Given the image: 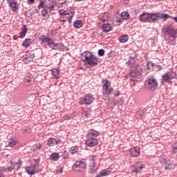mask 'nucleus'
I'll use <instances>...</instances> for the list:
<instances>
[{
	"instance_id": "obj_1",
	"label": "nucleus",
	"mask_w": 177,
	"mask_h": 177,
	"mask_svg": "<svg viewBox=\"0 0 177 177\" xmlns=\"http://www.w3.org/2000/svg\"><path fill=\"white\" fill-rule=\"evenodd\" d=\"M37 8L39 10L42 9L41 16L45 17L49 12H53V10L56 9V4H55L53 0H39Z\"/></svg>"
},
{
	"instance_id": "obj_2",
	"label": "nucleus",
	"mask_w": 177,
	"mask_h": 177,
	"mask_svg": "<svg viewBox=\"0 0 177 177\" xmlns=\"http://www.w3.org/2000/svg\"><path fill=\"white\" fill-rule=\"evenodd\" d=\"M100 133L96 130L89 129L86 135L85 145L88 147H95L99 145L97 137Z\"/></svg>"
},
{
	"instance_id": "obj_3",
	"label": "nucleus",
	"mask_w": 177,
	"mask_h": 177,
	"mask_svg": "<svg viewBox=\"0 0 177 177\" xmlns=\"http://www.w3.org/2000/svg\"><path fill=\"white\" fill-rule=\"evenodd\" d=\"M82 60L83 61V63H85V64H87L91 67H95L99 64L97 57H96L92 52L85 51L82 54Z\"/></svg>"
},
{
	"instance_id": "obj_4",
	"label": "nucleus",
	"mask_w": 177,
	"mask_h": 177,
	"mask_svg": "<svg viewBox=\"0 0 177 177\" xmlns=\"http://www.w3.org/2000/svg\"><path fill=\"white\" fill-rule=\"evenodd\" d=\"M23 161L21 160H18L17 162L15 160H10V164L8 167L3 169V174H6L10 172L11 174L17 172L21 168Z\"/></svg>"
},
{
	"instance_id": "obj_5",
	"label": "nucleus",
	"mask_w": 177,
	"mask_h": 177,
	"mask_svg": "<svg viewBox=\"0 0 177 177\" xmlns=\"http://www.w3.org/2000/svg\"><path fill=\"white\" fill-rule=\"evenodd\" d=\"M168 17H171L167 13H160L159 12H156L155 13L150 12L149 16V22L148 23H157L159 19H164L165 20H167Z\"/></svg>"
},
{
	"instance_id": "obj_6",
	"label": "nucleus",
	"mask_w": 177,
	"mask_h": 177,
	"mask_svg": "<svg viewBox=\"0 0 177 177\" xmlns=\"http://www.w3.org/2000/svg\"><path fill=\"white\" fill-rule=\"evenodd\" d=\"M145 84L147 89H149L150 91H157L158 88V82H157V80L153 77L148 78L145 81Z\"/></svg>"
},
{
	"instance_id": "obj_7",
	"label": "nucleus",
	"mask_w": 177,
	"mask_h": 177,
	"mask_svg": "<svg viewBox=\"0 0 177 177\" xmlns=\"http://www.w3.org/2000/svg\"><path fill=\"white\" fill-rule=\"evenodd\" d=\"M72 168L75 172H84L86 169V162L84 160L76 161Z\"/></svg>"
},
{
	"instance_id": "obj_8",
	"label": "nucleus",
	"mask_w": 177,
	"mask_h": 177,
	"mask_svg": "<svg viewBox=\"0 0 177 177\" xmlns=\"http://www.w3.org/2000/svg\"><path fill=\"white\" fill-rule=\"evenodd\" d=\"M60 15L62 16H64V19L61 20L63 23H65V21H68L69 24H71L73 17H74V15H75V11L74 10H62L60 12Z\"/></svg>"
},
{
	"instance_id": "obj_9",
	"label": "nucleus",
	"mask_w": 177,
	"mask_h": 177,
	"mask_svg": "<svg viewBox=\"0 0 177 177\" xmlns=\"http://www.w3.org/2000/svg\"><path fill=\"white\" fill-rule=\"evenodd\" d=\"M177 80V74L174 71L167 72L162 75V82L171 84V80Z\"/></svg>"
},
{
	"instance_id": "obj_10",
	"label": "nucleus",
	"mask_w": 177,
	"mask_h": 177,
	"mask_svg": "<svg viewBox=\"0 0 177 177\" xmlns=\"http://www.w3.org/2000/svg\"><path fill=\"white\" fill-rule=\"evenodd\" d=\"M142 74V66L140 65H136L135 68L129 73V77L131 81L136 80L139 75Z\"/></svg>"
},
{
	"instance_id": "obj_11",
	"label": "nucleus",
	"mask_w": 177,
	"mask_h": 177,
	"mask_svg": "<svg viewBox=\"0 0 177 177\" xmlns=\"http://www.w3.org/2000/svg\"><path fill=\"white\" fill-rule=\"evenodd\" d=\"M6 1L12 12H13L14 13H17L20 8V3H19L17 1H19V2H21L22 0H6Z\"/></svg>"
},
{
	"instance_id": "obj_12",
	"label": "nucleus",
	"mask_w": 177,
	"mask_h": 177,
	"mask_svg": "<svg viewBox=\"0 0 177 177\" xmlns=\"http://www.w3.org/2000/svg\"><path fill=\"white\" fill-rule=\"evenodd\" d=\"M93 102V95H91V94H87L85 95L84 97H81L80 98V104L82 105V104H86V105H89V104H92V103Z\"/></svg>"
},
{
	"instance_id": "obj_13",
	"label": "nucleus",
	"mask_w": 177,
	"mask_h": 177,
	"mask_svg": "<svg viewBox=\"0 0 177 177\" xmlns=\"http://www.w3.org/2000/svg\"><path fill=\"white\" fill-rule=\"evenodd\" d=\"M38 168H39V167L37 165L30 163L25 169L28 175H35V174L38 173Z\"/></svg>"
},
{
	"instance_id": "obj_14",
	"label": "nucleus",
	"mask_w": 177,
	"mask_h": 177,
	"mask_svg": "<svg viewBox=\"0 0 177 177\" xmlns=\"http://www.w3.org/2000/svg\"><path fill=\"white\" fill-rule=\"evenodd\" d=\"M53 40V39H52L50 37L45 36V35H43L39 37V41L41 42V45H46V44L48 45V46L51 45Z\"/></svg>"
},
{
	"instance_id": "obj_15",
	"label": "nucleus",
	"mask_w": 177,
	"mask_h": 177,
	"mask_svg": "<svg viewBox=\"0 0 177 177\" xmlns=\"http://www.w3.org/2000/svg\"><path fill=\"white\" fill-rule=\"evenodd\" d=\"M145 168V165H143L142 162H137L135 165L132 167V172L134 174H138V172H140L142 169Z\"/></svg>"
},
{
	"instance_id": "obj_16",
	"label": "nucleus",
	"mask_w": 177,
	"mask_h": 177,
	"mask_svg": "<svg viewBox=\"0 0 177 177\" xmlns=\"http://www.w3.org/2000/svg\"><path fill=\"white\" fill-rule=\"evenodd\" d=\"M149 13L147 12H143L142 14H140L138 17V20L140 21H142V23H149Z\"/></svg>"
},
{
	"instance_id": "obj_17",
	"label": "nucleus",
	"mask_w": 177,
	"mask_h": 177,
	"mask_svg": "<svg viewBox=\"0 0 177 177\" xmlns=\"http://www.w3.org/2000/svg\"><path fill=\"white\" fill-rule=\"evenodd\" d=\"M174 28L171 24H165L163 26V28H162V32L165 35H168L170 32H172L174 31Z\"/></svg>"
},
{
	"instance_id": "obj_18",
	"label": "nucleus",
	"mask_w": 177,
	"mask_h": 177,
	"mask_svg": "<svg viewBox=\"0 0 177 177\" xmlns=\"http://www.w3.org/2000/svg\"><path fill=\"white\" fill-rule=\"evenodd\" d=\"M167 35L169 37V41H170V44L175 45V44H176V30H172L170 33H168Z\"/></svg>"
},
{
	"instance_id": "obj_19",
	"label": "nucleus",
	"mask_w": 177,
	"mask_h": 177,
	"mask_svg": "<svg viewBox=\"0 0 177 177\" xmlns=\"http://www.w3.org/2000/svg\"><path fill=\"white\" fill-rule=\"evenodd\" d=\"M113 92V88L111 87V84H105L102 85V93L103 95H110Z\"/></svg>"
},
{
	"instance_id": "obj_20",
	"label": "nucleus",
	"mask_w": 177,
	"mask_h": 177,
	"mask_svg": "<svg viewBox=\"0 0 177 177\" xmlns=\"http://www.w3.org/2000/svg\"><path fill=\"white\" fill-rule=\"evenodd\" d=\"M91 165L89 166L88 172L89 174H94L96 172V160L95 159V157H93L91 160Z\"/></svg>"
},
{
	"instance_id": "obj_21",
	"label": "nucleus",
	"mask_w": 177,
	"mask_h": 177,
	"mask_svg": "<svg viewBox=\"0 0 177 177\" xmlns=\"http://www.w3.org/2000/svg\"><path fill=\"white\" fill-rule=\"evenodd\" d=\"M62 142L60 140H56V138H50L47 140V146L52 147L53 146H56V145H59Z\"/></svg>"
},
{
	"instance_id": "obj_22",
	"label": "nucleus",
	"mask_w": 177,
	"mask_h": 177,
	"mask_svg": "<svg viewBox=\"0 0 177 177\" xmlns=\"http://www.w3.org/2000/svg\"><path fill=\"white\" fill-rule=\"evenodd\" d=\"M129 153L132 157H139L140 150L138 147H133L129 150Z\"/></svg>"
},
{
	"instance_id": "obj_23",
	"label": "nucleus",
	"mask_w": 177,
	"mask_h": 177,
	"mask_svg": "<svg viewBox=\"0 0 177 177\" xmlns=\"http://www.w3.org/2000/svg\"><path fill=\"white\" fill-rule=\"evenodd\" d=\"M102 28L103 32H110L113 30V26L109 23L103 24Z\"/></svg>"
},
{
	"instance_id": "obj_24",
	"label": "nucleus",
	"mask_w": 177,
	"mask_h": 177,
	"mask_svg": "<svg viewBox=\"0 0 177 177\" xmlns=\"http://www.w3.org/2000/svg\"><path fill=\"white\" fill-rule=\"evenodd\" d=\"M165 169H174L175 168V164L172 160L165 161Z\"/></svg>"
},
{
	"instance_id": "obj_25",
	"label": "nucleus",
	"mask_w": 177,
	"mask_h": 177,
	"mask_svg": "<svg viewBox=\"0 0 177 177\" xmlns=\"http://www.w3.org/2000/svg\"><path fill=\"white\" fill-rule=\"evenodd\" d=\"M111 171H113V169L107 168V169H103L101 171H100L98 175L100 176H100H108V175L109 174H111Z\"/></svg>"
},
{
	"instance_id": "obj_26",
	"label": "nucleus",
	"mask_w": 177,
	"mask_h": 177,
	"mask_svg": "<svg viewBox=\"0 0 177 177\" xmlns=\"http://www.w3.org/2000/svg\"><path fill=\"white\" fill-rule=\"evenodd\" d=\"M28 31V28H27V26H24L21 28V32H19V38L23 39V38H24V37H26V35L27 34Z\"/></svg>"
},
{
	"instance_id": "obj_27",
	"label": "nucleus",
	"mask_w": 177,
	"mask_h": 177,
	"mask_svg": "<svg viewBox=\"0 0 177 177\" xmlns=\"http://www.w3.org/2000/svg\"><path fill=\"white\" fill-rule=\"evenodd\" d=\"M60 158V153L57 152H54L50 155V160L52 161H59Z\"/></svg>"
},
{
	"instance_id": "obj_28",
	"label": "nucleus",
	"mask_w": 177,
	"mask_h": 177,
	"mask_svg": "<svg viewBox=\"0 0 177 177\" xmlns=\"http://www.w3.org/2000/svg\"><path fill=\"white\" fill-rule=\"evenodd\" d=\"M52 71V76L54 77L56 80H59L60 77V71L57 68H54L51 70Z\"/></svg>"
},
{
	"instance_id": "obj_29",
	"label": "nucleus",
	"mask_w": 177,
	"mask_h": 177,
	"mask_svg": "<svg viewBox=\"0 0 177 177\" xmlns=\"http://www.w3.org/2000/svg\"><path fill=\"white\" fill-rule=\"evenodd\" d=\"M59 153V158L60 157H62L63 160H67V158H68L69 157L68 151H67L66 150H62Z\"/></svg>"
},
{
	"instance_id": "obj_30",
	"label": "nucleus",
	"mask_w": 177,
	"mask_h": 177,
	"mask_svg": "<svg viewBox=\"0 0 177 177\" xmlns=\"http://www.w3.org/2000/svg\"><path fill=\"white\" fill-rule=\"evenodd\" d=\"M120 17H121L122 20H128V19H129V17H131V15H129V12H128L127 11H123L120 14Z\"/></svg>"
},
{
	"instance_id": "obj_31",
	"label": "nucleus",
	"mask_w": 177,
	"mask_h": 177,
	"mask_svg": "<svg viewBox=\"0 0 177 177\" xmlns=\"http://www.w3.org/2000/svg\"><path fill=\"white\" fill-rule=\"evenodd\" d=\"M22 45L24 48H29L30 45H32V40L30 39H26L23 43Z\"/></svg>"
},
{
	"instance_id": "obj_32",
	"label": "nucleus",
	"mask_w": 177,
	"mask_h": 177,
	"mask_svg": "<svg viewBox=\"0 0 177 177\" xmlns=\"http://www.w3.org/2000/svg\"><path fill=\"white\" fill-rule=\"evenodd\" d=\"M78 150H80V147L75 145L69 149V152L71 154H77L78 153Z\"/></svg>"
},
{
	"instance_id": "obj_33",
	"label": "nucleus",
	"mask_w": 177,
	"mask_h": 177,
	"mask_svg": "<svg viewBox=\"0 0 177 177\" xmlns=\"http://www.w3.org/2000/svg\"><path fill=\"white\" fill-rule=\"evenodd\" d=\"M17 145V140H15V138H12L8 140V144L6 145V147H14Z\"/></svg>"
},
{
	"instance_id": "obj_34",
	"label": "nucleus",
	"mask_w": 177,
	"mask_h": 177,
	"mask_svg": "<svg viewBox=\"0 0 177 177\" xmlns=\"http://www.w3.org/2000/svg\"><path fill=\"white\" fill-rule=\"evenodd\" d=\"M49 48L53 50H57L59 48V43H55V41L52 40L51 44H50Z\"/></svg>"
},
{
	"instance_id": "obj_35",
	"label": "nucleus",
	"mask_w": 177,
	"mask_h": 177,
	"mask_svg": "<svg viewBox=\"0 0 177 177\" xmlns=\"http://www.w3.org/2000/svg\"><path fill=\"white\" fill-rule=\"evenodd\" d=\"M74 28H81L82 27V21L81 20H76L73 23Z\"/></svg>"
},
{
	"instance_id": "obj_36",
	"label": "nucleus",
	"mask_w": 177,
	"mask_h": 177,
	"mask_svg": "<svg viewBox=\"0 0 177 177\" xmlns=\"http://www.w3.org/2000/svg\"><path fill=\"white\" fill-rule=\"evenodd\" d=\"M128 39H129V36H128V35H123L120 37L119 41L120 42L124 44L125 42H127Z\"/></svg>"
},
{
	"instance_id": "obj_37",
	"label": "nucleus",
	"mask_w": 177,
	"mask_h": 177,
	"mask_svg": "<svg viewBox=\"0 0 177 177\" xmlns=\"http://www.w3.org/2000/svg\"><path fill=\"white\" fill-rule=\"evenodd\" d=\"M136 61H135V57H131L129 59V62L126 63L129 67H133V65L135 64Z\"/></svg>"
},
{
	"instance_id": "obj_38",
	"label": "nucleus",
	"mask_w": 177,
	"mask_h": 177,
	"mask_svg": "<svg viewBox=\"0 0 177 177\" xmlns=\"http://www.w3.org/2000/svg\"><path fill=\"white\" fill-rule=\"evenodd\" d=\"M113 24H114V26H121V24H122V19H121L120 18H116L113 21Z\"/></svg>"
},
{
	"instance_id": "obj_39",
	"label": "nucleus",
	"mask_w": 177,
	"mask_h": 177,
	"mask_svg": "<svg viewBox=\"0 0 177 177\" xmlns=\"http://www.w3.org/2000/svg\"><path fill=\"white\" fill-rule=\"evenodd\" d=\"M147 68L148 70H155L156 68V64L153 62H150L147 63Z\"/></svg>"
},
{
	"instance_id": "obj_40",
	"label": "nucleus",
	"mask_w": 177,
	"mask_h": 177,
	"mask_svg": "<svg viewBox=\"0 0 177 177\" xmlns=\"http://www.w3.org/2000/svg\"><path fill=\"white\" fill-rule=\"evenodd\" d=\"M57 50H59V52H64L66 50V46L62 43H59Z\"/></svg>"
},
{
	"instance_id": "obj_41",
	"label": "nucleus",
	"mask_w": 177,
	"mask_h": 177,
	"mask_svg": "<svg viewBox=\"0 0 177 177\" xmlns=\"http://www.w3.org/2000/svg\"><path fill=\"white\" fill-rule=\"evenodd\" d=\"M171 151L174 154H176L177 153V142L174 143L171 146Z\"/></svg>"
},
{
	"instance_id": "obj_42",
	"label": "nucleus",
	"mask_w": 177,
	"mask_h": 177,
	"mask_svg": "<svg viewBox=\"0 0 177 177\" xmlns=\"http://www.w3.org/2000/svg\"><path fill=\"white\" fill-rule=\"evenodd\" d=\"M39 162H41V159L37 158H33L30 160V163H33L35 165H38V164H39Z\"/></svg>"
},
{
	"instance_id": "obj_43",
	"label": "nucleus",
	"mask_w": 177,
	"mask_h": 177,
	"mask_svg": "<svg viewBox=\"0 0 177 177\" xmlns=\"http://www.w3.org/2000/svg\"><path fill=\"white\" fill-rule=\"evenodd\" d=\"M102 84L103 85H111V83H110V82H109V80L107 79H102Z\"/></svg>"
},
{
	"instance_id": "obj_44",
	"label": "nucleus",
	"mask_w": 177,
	"mask_h": 177,
	"mask_svg": "<svg viewBox=\"0 0 177 177\" xmlns=\"http://www.w3.org/2000/svg\"><path fill=\"white\" fill-rule=\"evenodd\" d=\"M83 118H88L89 117V113L88 111H84L82 114Z\"/></svg>"
},
{
	"instance_id": "obj_45",
	"label": "nucleus",
	"mask_w": 177,
	"mask_h": 177,
	"mask_svg": "<svg viewBox=\"0 0 177 177\" xmlns=\"http://www.w3.org/2000/svg\"><path fill=\"white\" fill-rule=\"evenodd\" d=\"M98 55H99L100 56H104V50H103V49H100V50H98Z\"/></svg>"
},
{
	"instance_id": "obj_46",
	"label": "nucleus",
	"mask_w": 177,
	"mask_h": 177,
	"mask_svg": "<svg viewBox=\"0 0 177 177\" xmlns=\"http://www.w3.org/2000/svg\"><path fill=\"white\" fill-rule=\"evenodd\" d=\"M71 118H73V116H71V115H66L64 116V120H66V121H68V120H71Z\"/></svg>"
},
{
	"instance_id": "obj_47",
	"label": "nucleus",
	"mask_w": 177,
	"mask_h": 177,
	"mask_svg": "<svg viewBox=\"0 0 177 177\" xmlns=\"http://www.w3.org/2000/svg\"><path fill=\"white\" fill-rule=\"evenodd\" d=\"M155 69H156L158 71H160V70H162V66L161 65L156 64Z\"/></svg>"
},
{
	"instance_id": "obj_48",
	"label": "nucleus",
	"mask_w": 177,
	"mask_h": 177,
	"mask_svg": "<svg viewBox=\"0 0 177 177\" xmlns=\"http://www.w3.org/2000/svg\"><path fill=\"white\" fill-rule=\"evenodd\" d=\"M56 2H59V5H64V3H66V0H55Z\"/></svg>"
},
{
	"instance_id": "obj_49",
	"label": "nucleus",
	"mask_w": 177,
	"mask_h": 177,
	"mask_svg": "<svg viewBox=\"0 0 177 177\" xmlns=\"http://www.w3.org/2000/svg\"><path fill=\"white\" fill-rule=\"evenodd\" d=\"M28 5H32L34 2H35V0H27Z\"/></svg>"
},
{
	"instance_id": "obj_50",
	"label": "nucleus",
	"mask_w": 177,
	"mask_h": 177,
	"mask_svg": "<svg viewBox=\"0 0 177 177\" xmlns=\"http://www.w3.org/2000/svg\"><path fill=\"white\" fill-rule=\"evenodd\" d=\"M169 18H170V19H173V20H174V21H176V23H177V17H171V16H170V17H169Z\"/></svg>"
},
{
	"instance_id": "obj_51",
	"label": "nucleus",
	"mask_w": 177,
	"mask_h": 177,
	"mask_svg": "<svg viewBox=\"0 0 177 177\" xmlns=\"http://www.w3.org/2000/svg\"><path fill=\"white\" fill-rule=\"evenodd\" d=\"M19 38H20V36H19V37L17 36V35H14V36H13V39H14L15 41H17V39H19Z\"/></svg>"
},
{
	"instance_id": "obj_52",
	"label": "nucleus",
	"mask_w": 177,
	"mask_h": 177,
	"mask_svg": "<svg viewBox=\"0 0 177 177\" xmlns=\"http://www.w3.org/2000/svg\"><path fill=\"white\" fill-rule=\"evenodd\" d=\"M113 95H114V96H118V95H120V92H119L118 91H115V92L113 93Z\"/></svg>"
},
{
	"instance_id": "obj_53",
	"label": "nucleus",
	"mask_w": 177,
	"mask_h": 177,
	"mask_svg": "<svg viewBox=\"0 0 177 177\" xmlns=\"http://www.w3.org/2000/svg\"><path fill=\"white\" fill-rule=\"evenodd\" d=\"M42 147V145H39L37 147H36L37 150H41Z\"/></svg>"
},
{
	"instance_id": "obj_54",
	"label": "nucleus",
	"mask_w": 177,
	"mask_h": 177,
	"mask_svg": "<svg viewBox=\"0 0 177 177\" xmlns=\"http://www.w3.org/2000/svg\"><path fill=\"white\" fill-rule=\"evenodd\" d=\"M58 174H62L63 172V169H57Z\"/></svg>"
},
{
	"instance_id": "obj_55",
	"label": "nucleus",
	"mask_w": 177,
	"mask_h": 177,
	"mask_svg": "<svg viewBox=\"0 0 177 177\" xmlns=\"http://www.w3.org/2000/svg\"><path fill=\"white\" fill-rule=\"evenodd\" d=\"M32 59H35V53H32Z\"/></svg>"
},
{
	"instance_id": "obj_56",
	"label": "nucleus",
	"mask_w": 177,
	"mask_h": 177,
	"mask_svg": "<svg viewBox=\"0 0 177 177\" xmlns=\"http://www.w3.org/2000/svg\"><path fill=\"white\" fill-rule=\"evenodd\" d=\"M30 81H31V80H30V79H29V80H26V82L30 83Z\"/></svg>"
},
{
	"instance_id": "obj_57",
	"label": "nucleus",
	"mask_w": 177,
	"mask_h": 177,
	"mask_svg": "<svg viewBox=\"0 0 177 177\" xmlns=\"http://www.w3.org/2000/svg\"><path fill=\"white\" fill-rule=\"evenodd\" d=\"M0 177H3V176H2V174H0Z\"/></svg>"
},
{
	"instance_id": "obj_58",
	"label": "nucleus",
	"mask_w": 177,
	"mask_h": 177,
	"mask_svg": "<svg viewBox=\"0 0 177 177\" xmlns=\"http://www.w3.org/2000/svg\"><path fill=\"white\" fill-rule=\"evenodd\" d=\"M63 26H64V27H66V26H64V24H63Z\"/></svg>"
},
{
	"instance_id": "obj_59",
	"label": "nucleus",
	"mask_w": 177,
	"mask_h": 177,
	"mask_svg": "<svg viewBox=\"0 0 177 177\" xmlns=\"http://www.w3.org/2000/svg\"><path fill=\"white\" fill-rule=\"evenodd\" d=\"M59 28L60 29V28H62V27H60V26H59Z\"/></svg>"
}]
</instances>
